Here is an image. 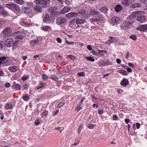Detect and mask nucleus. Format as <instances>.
Returning <instances> with one entry per match:
<instances>
[{
    "label": "nucleus",
    "mask_w": 147,
    "mask_h": 147,
    "mask_svg": "<svg viewBox=\"0 0 147 147\" xmlns=\"http://www.w3.org/2000/svg\"><path fill=\"white\" fill-rule=\"evenodd\" d=\"M35 1L37 4L40 5L43 8L47 7L50 4L49 0H36Z\"/></svg>",
    "instance_id": "obj_1"
},
{
    "label": "nucleus",
    "mask_w": 147,
    "mask_h": 147,
    "mask_svg": "<svg viewBox=\"0 0 147 147\" xmlns=\"http://www.w3.org/2000/svg\"><path fill=\"white\" fill-rule=\"evenodd\" d=\"M144 13L143 11V13H140L137 18V20L140 23H143L145 22L146 21V17L144 16L143 15Z\"/></svg>",
    "instance_id": "obj_2"
},
{
    "label": "nucleus",
    "mask_w": 147,
    "mask_h": 147,
    "mask_svg": "<svg viewBox=\"0 0 147 147\" xmlns=\"http://www.w3.org/2000/svg\"><path fill=\"white\" fill-rule=\"evenodd\" d=\"M12 30L9 27H7L4 29L3 31V33L5 36L9 37L11 35Z\"/></svg>",
    "instance_id": "obj_3"
},
{
    "label": "nucleus",
    "mask_w": 147,
    "mask_h": 147,
    "mask_svg": "<svg viewBox=\"0 0 147 147\" xmlns=\"http://www.w3.org/2000/svg\"><path fill=\"white\" fill-rule=\"evenodd\" d=\"M57 9L56 7H50L48 10L49 12L54 15H57L59 14V12L56 11Z\"/></svg>",
    "instance_id": "obj_4"
},
{
    "label": "nucleus",
    "mask_w": 147,
    "mask_h": 147,
    "mask_svg": "<svg viewBox=\"0 0 147 147\" xmlns=\"http://www.w3.org/2000/svg\"><path fill=\"white\" fill-rule=\"evenodd\" d=\"M13 41L11 38H8L5 40L4 42L5 45L8 47H11L13 45Z\"/></svg>",
    "instance_id": "obj_5"
},
{
    "label": "nucleus",
    "mask_w": 147,
    "mask_h": 147,
    "mask_svg": "<svg viewBox=\"0 0 147 147\" xmlns=\"http://www.w3.org/2000/svg\"><path fill=\"white\" fill-rule=\"evenodd\" d=\"M134 0H123L121 3L125 6H128L133 3Z\"/></svg>",
    "instance_id": "obj_6"
},
{
    "label": "nucleus",
    "mask_w": 147,
    "mask_h": 147,
    "mask_svg": "<svg viewBox=\"0 0 147 147\" xmlns=\"http://www.w3.org/2000/svg\"><path fill=\"white\" fill-rule=\"evenodd\" d=\"M137 29L140 31H145L147 30V24L142 25L139 26Z\"/></svg>",
    "instance_id": "obj_7"
},
{
    "label": "nucleus",
    "mask_w": 147,
    "mask_h": 147,
    "mask_svg": "<svg viewBox=\"0 0 147 147\" xmlns=\"http://www.w3.org/2000/svg\"><path fill=\"white\" fill-rule=\"evenodd\" d=\"M143 13V11H135L131 13L130 16L133 18H135L136 17H138V15L140 14V13Z\"/></svg>",
    "instance_id": "obj_8"
},
{
    "label": "nucleus",
    "mask_w": 147,
    "mask_h": 147,
    "mask_svg": "<svg viewBox=\"0 0 147 147\" xmlns=\"http://www.w3.org/2000/svg\"><path fill=\"white\" fill-rule=\"evenodd\" d=\"M119 20V18L117 17H114L112 18L111 19V22L114 24H117Z\"/></svg>",
    "instance_id": "obj_9"
},
{
    "label": "nucleus",
    "mask_w": 147,
    "mask_h": 147,
    "mask_svg": "<svg viewBox=\"0 0 147 147\" xmlns=\"http://www.w3.org/2000/svg\"><path fill=\"white\" fill-rule=\"evenodd\" d=\"M100 64L104 66L112 64L111 62H109L108 60L107 61L102 60L100 61Z\"/></svg>",
    "instance_id": "obj_10"
},
{
    "label": "nucleus",
    "mask_w": 147,
    "mask_h": 147,
    "mask_svg": "<svg viewBox=\"0 0 147 147\" xmlns=\"http://www.w3.org/2000/svg\"><path fill=\"white\" fill-rule=\"evenodd\" d=\"M71 8L68 7H65L60 11V13L64 14L70 10Z\"/></svg>",
    "instance_id": "obj_11"
},
{
    "label": "nucleus",
    "mask_w": 147,
    "mask_h": 147,
    "mask_svg": "<svg viewBox=\"0 0 147 147\" xmlns=\"http://www.w3.org/2000/svg\"><path fill=\"white\" fill-rule=\"evenodd\" d=\"M42 7H40L39 5H36L35 6L34 8V10L36 12L41 13L42 12Z\"/></svg>",
    "instance_id": "obj_12"
},
{
    "label": "nucleus",
    "mask_w": 147,
    "mask_h": 147,
    "mask_svg": "<svg viewBox=\"0 0 147 147\" xmlns=\"http://www.w3.org/2000/svg\"><path fill=\"white\" fill-rule=\"evenodd\" d=\"M128 83L129 82L127 79H124L121 81L120 84L121 86L125 87L128 84Z\"/></svg>",
    "instance_id": "obj_13"
},
{
    "label": "nucleus",
    "mask_w": 147,
    "mask_h": 147,
    "mask_svg": "<svg viewBox=\"0 0 147 147\" xmlns=\"http://www.w3.org/2000/svg\"><path fill=\"white\" fill-rule=\"evenodd\" d=\"M66 20L65 18H60L58 19L57 20V22H58L60 24H63L65 22Z\"/></svg>",
    "instance_id": "obj_14"
},
{
    "label": "nucleus",
    "mask_w": 147,
    "mask_h": 147,
    "mask_svg": "<svg viewBox=\"0 0 147 147\" xmlns=\"http://www.w3.org/2000/svg\"><path fill=\"white\" fill-rule=\"evenodd\" d=\"M18 69L17 67L16 66H12L8 68V70L10 71L13 73L16 72Z\"/></svg>",
    "instance_id": "obj_15"
},
{
    "label": "nucleus",
    "mask_w": 147,
    "mask_h": 147,
    "mask_svg": "<svg viewBox=\"0 0 147 147\" xmlns=\"http://www.w3.org/2000/svg\"><path fill=\"white\" fill-rule=\"evenodd\" d=\"M77 15V13L74 12H70L66 15L67 18H71L74 17Z\"/></svg>",
    "instance_id": "obj_16"
},
{
    "label": "nucleus",
    "mask_w": 147,
    "mask_h": 147,
    "mask_svg": "<svg viewBox=\"0 0 147 147\" xmlns=\"http://www.w3.org/2000/svg\"><path fill=\"white\" fill-rule=\"evenodd\" d=\"M115 11L117 12H119L122 10V7L120 5H117L115 8Z\"/></svg>",
    "instance_id": "obj_17"
},
{
    "label": "nucleus",
    "mask_w": 147,
    "mask_h": 147,
    "mask_svg": "<svg viewBox=\"0 0 147 147\" xmlns=\"http://www.w3.org/2000/svg\"><path fill=\"white\" fill-rule=\"evenodd\" d=\"M6 6L9 9L13 10L14 7L15 6V4L14 3L7 4H6Z\"/></svg>",
    "instance_id": "obj_18"
},
{
    "label": "nucleus",
    "mask_w": 147,
    "mask_h": 147,
    "mask_svg": "<svg viewBox=\"0 0 147 147\" xmlns=\"http://www.w3.org/2000/svg\"><path fill=\"white\" fill-rule=\"evenodd\" d=\"M12 88L16 90H19L21 89V86L18 84H16L12 86Z\"/></svg>",
    "instance_id": "obj_19"
},
{
    "label": "nucleus",
    "mask_w": 147,
    "mask_h": 147,
    "mask_svg": "<svg viewBox=\"0 0 147 147\" xmlns=\"http://www.w3.org/2000/svg\"><path fill=\"white\" fill-rule=\"evenodd\" d=\"M39 42L38 39H36L35 40H33L31 41L30 44L32 46H34L37 45Z\"/></svg>",
    "instance_id": "obj_20"
},
{
    "label": "nucleus",
    "mask_w": 147,
    "mask_h": 147,
    "mask_svg": "<svg viewBox=\"0 0 147 147\" xmlns=\"http://www.w3.org/2000/svg\"><path fill=\"white\" fill-rule=\"evenodd\" d=\"M49 14L48 13L45 14L43 18V21L44 22H47L49 21Z\"/></svg>",
    "instance_id": "obj_21"
},
{
    "label": "nucleus",
    "mask_w": 147,
    "mask_h": 147,
    "mask_svg": "<svg viewBox=\"0 0 147 147\" xmlns=\"http://www.w3.org/2000/svg\"><path fill=\"white\" fill-rule=\"evenodd\" d=\"M141 6V4L140 3H136L131 5L130 6L131 8H136L137 7H139Z\"/></svg>",
    "instance_id": "obj_22"
},
{
    "label": "nucleus",
    "mask_w": 147,
    "mask_h": 147,
    "mask_svg": "<svg viewBox=\"0 0 147 147\" xmlns=\"http://www.w3.org/2000/svg\"><path fill=\"white\" fill-rule=\"evenodd\" d=\"M5 108L7 109H11L13 108V106L11 104L7 103L6 104Z\"/></svg>",
    "instance_id": "obj_23"
},
{
    "label": "nucleus",
    "mask_w": 147,
    "mask_h": 147,
    "mask_svg": "<svg viewBox=\"0 0 147 147\" xmlns=\"http://www.w3.org/2000/svg\"><path fill=\"white\" fill-rule=\"evenodd\" d=\"M22 11L24 12V13L27 14L30 12V10L29 8L27 7H24L22 8Z\"/></svg>",
    "instance_id": "obj_24"
},
{
    "label": "nucleus",
    "mask_w": 147,
    "mask_h": 147,
    "mask_svg": "<svg viewBox=\"0 0 147 147\" xmlns=\"http://www.w3.org/2000/svg\"><path fill=\"white\" fill-rule=\"evenodd\" d=\"M90 13L93 15H95L99 14V12L97 10L94 9H92L91 10Z\"/></svg>",
    "instance_id": "obj_25"
},
{
    "label": "nucleus",
    "mask_w": 147,
    "mask_h": 147,
    "mask_svg": "<svg viewBox=\"0 0 147 147\" xmlns=\"http://www.w3.org/2000/svg\"><path fill=\"white\" fill-rule=\"evenodd\" d=\"M85 22V20L82 19H78L76 21V22L77 24H81Z\"/></svg>",
    "instance_id": "obj_26"
},
{
    "label": "nucleus",
    "mask_w": 147,
    "mask_h": 147,
    "mask_svg": "<svg viewBox=\"0 0 147 147\" xmlns=\"http://www.w3.org/2000/svg\"><path fill=\"white\" fill-rule=\"evenodd\" d=\"M6 58L5 57H0V66L1 65V64L3 65L6 62L5 61Z\"/></svg>",
    "instance_id": "obj_27"
},
{
    "label": "nucleus",
    "mask_w": 147,
    "mask_h": 147,
    "mask_svg": "<svg viewBox=\"0 0 147 147\" xmlns=\"http://www.w3.org/2000/svg\"><path fill=\"white\" fill-rule=\"evenodd\" d=\"M108 10V9L105 7H102L100 9V10L101 12L105 13H107Z\"/></svg>",
    "instance_id": "obj_28"
},
{
    "label": "nucleus",
    "mask_w": 147,
    "mask_h": 147,
    "mask_svg": "<svg viewBox=\"0 0 147 147\" xmlns=\"http://www.w3.org/2000/svg\"><path fill=\"white\" fill-rule=\"evenodd\" d=\"M86 13V11L84 9H81L78 11L77 13L79 14H84Z\"/></svg>",
    "instance_id": "obj_29"
},
{
    "label": "nucleus",
    "mask_w": 147,
    "mask_h": 147,
    "mask_svg": "<svg viewBox=\"0 0 147 147\" xmlns=\"http://www.w3.org/2000/svg\"><path fill=\"white\" fill-rule=\"evenodd\" d=\"M76 32L78 33H80L82 32V28L81 26H78L76 28Z\"/></svg>",
    "instance_id": "obj_30"
},
{
    "label": "nucleus",
    "mask_w": 147,
    "mask_h": 147,
    "mask_svg": "<svg viewBox=\"0 0 147 147\" xmlns=\"http://www.w3.org/2000/svg\"><path fill=\"white\" fill-rule=\"evenodd\" d=\"M50 28V27L48 26H45L41 27L43 30L46 31L49 30Z\"/></svg>",
    "instance_id": "obj_31"
},
{
    "label": "nucleus",
    "mask_w": 147,
    "mask_h": 147,
    "mask_svg": "<svg viewBox=\"0 0 147 147\" xmlns=\"http://www.w3.org/2000/svg\"><path fill=\"white\" fill-rule=\"evenodd\" d=\"M119 72L120 74L126 76L127 74V71H126L124 70H120L119 71Z\"/></svg>",
    "instance_id": "obj_32"
},
{
    "label": "nucleus",
    "mask_w": 147,
    "mask_h": 147,
    "mask_svg": "<svg viewBox=\"0 0 147 147\" xmlns=\"http://www.w3.org/2000/svg\"><path fill=\"white\" fill-rule=\"evenodd\" d=\"M13 10H15L17 12H20V7L16 4H15V6L14 7Z\"/></svg>",
    "instance_id": "obj_33"
},
{
    "label": "nucleus",
    "mask_w": 147,
    "mask_h": 147,
    "mask_svg": "<svg viewBox=\"0 0 147 147\" xmlns=\"http://www.w3.org/2000/svg\"><path fill=\"white\" fill-rule=\"evenodd\" d=\"M16 39L22 40L24 38V37L22 35H17L15 37Z\"/></svg>",
    "instance_id": "obj_34"
},
{
    "label": "nucleus",
    "mask_w": 147,
    "mask_h": 147,
    "mask_svg": "<svg viewBox=\"0 0 147 147\" xmlns=\"http://www.w3.org/2000/svg\"><path fill=\"white\" fill-rule=\"evenodd\" d=\"M19 42H22V41H19V40H16V41L14 43V45L13 47V48H16V47L17 46L18 44V43Z\"/></svg>",
    "instance_id": "obj_35"
},
{
    "label": "nucleus",
    "mask_w": 147,
    "mask_h": 147,
    "mask_svg": "<svg viewBox=\"0 0 147 147\" xmlns=\"http://www.w3.org/2000/svg\"><path fill=\"white\" fill-rule=\"evenodd\" d=\"M17 3L22 5L24 3L23 0H13Z\"/></svg>",
    "instance_id": "obj_36"
},
{
    "label": "nucleus",
    "mask_w": 147,
    "mask_h": 147,
    "mask_svg": "<svg viewBox=\"0 0 147 147\" xmlns=\"http://www.w3.org/2000/svg\"><path fill=\"white\" fill-rule=\"evenodd\" d=\"M130 38L131 39L134 40H135L137 39V37L135 34H132L130 36Z\"/></svg>",
    "instance_id": "obj_37"
},
{
    "label": "nucleus",
    "mask_w": 147,
    "mask_h": 147,
    "mask_svg": "<svg viewBox=\"0 0 147 147\" xmlns=\"http://www.w3.org/2000/svg\"><path fill=\"white\" fill-rule=\"evenodd\" d=\"M41 119L40 118H39L36 120L35 122V124L36 125H38L39 123L41 121Z\"/></svg>",
    "instance_id": "obj_38"
},
{
    "label": "nucleus",
    "mask_w": 147,
    "mask_h": 147,
    "mask_svg": "<svg viewBox=\"0 0 147 147\" xmlns=\"http://www.w3.org/2000/svg\"><path fill=\"white\" fill-rule=\"evenodd\" d=\"M86 58L87 60H89L92 62H94L95 61L94 59L92 58L91 57H86Z\"/></svg>",
    "instance_id": "obj_39"
},
{
    "label": "nucleus",
    "mask_w": 147,
    "mask_h": 147,
    "mask_svg": "<svg viewBox=\"0 0 147 147\" xmlns=\"http://www.w3.org/2000/svg\"><path fill=\"white\" fill-rule=\"evenodd\" d=\"M48 114V112L47 111H43L42 115H41V117L42 118H43L44 117L46 116Z\"/></svg>",
    "instance_id": "obj_40"
},
{
    "label": "nucleus",
    "mask_w": 147,
    "mask_h": 147,
    "mask_svg": "<svg viewBox=\"0 0 147 147\" xmlns=\"http://www.w3.org/2000/svg\"><path fill=\"white\" fill-rule=\"evenodd\" d=\"M6 22L4 20H0V27H1L6 24Z\"/></svg>",
    "instance_id": "obj_41"
},
{
    "label": "nucleus",
    "mask_w": 147,
    "mask_h": 147,
    "mask_svg": "<svg viewBox=\"0 0 147 147\" xmlns=\"http://www.w3.org/2000/svg\"><path fill=\"white\" fill-rule=\"evenodd\" d=\"M96 126V125L90 124L88 125V127L89 129H93L94 128V127Z\"/></svg>",
    "instance_id": "obj_42"
},
{
    "label": "nucleus",
    "mask_w": 147,
    "mask_h": 147,
    "mask_svg": "<svg viewBox=\"0 0 147 147\" xmlns=\"http://www.w3.org/2000/svg\"><path fill=\"white\" fill-rule=\"evenodd\" d=\"M64 105V103L63 102H61L57 105V107L58 108H59L62 107Z\"/></svg>",
    "instance_id": "obj_43"
},
{
    "label": "nucleus",
    "mask_w": 147,
    "mask_h": 147,
    "mask_svg": "<svg viewBox=\"0 0 147 147\" xmlns=\"http://www.w3.org/2000/svg\"><path fill=\"white\" fill-rule=\"evenodd\" d=\"M51 79L55 81H57L58 80L59 78L58 77H56L55 76L52 75L51 76Z\"/></svg>",
    "instance_id": "obj_44"
},
{
    "label": "nucleus",
    "mask_w": 147,
    "mask_h": 147,
    "mask_svg": "<svg viewBox=\"0 0 147 147\" xmlns=\"http://www.w3.org/2000/svg\"><path fill=\"white\" fill-rule=\"evenodd\" d=\"M1 14L2 15L4 16H6L7 15V12L3 10V9H2V11H1Z\"/></svg>",
    "instance_id": "obj_45"
},
{
    "label": "nucleus",
    "mask_w": 147,
    "mask_h": 147,
    "mask_svg": "<svg viewBox=\"0 0 147 147\" xmlns=\"http://www.w3.org/2000/svg\"><path fill=\"white\" fill-rule=\"evenodd\" d=\"M23 99L25 101L28 100L29 99V96L27 95L24 96L23 97Z\"/></svg>",
    "instance_id": "obj_46"
},
{
    "label": "nucleus",
    "mask_w": 147,
    "mask_h": 147,
    "mask_svg": "<svg viewBox=\"0 0 147 147\" xmlns=\"http://www.w3.org/2000/svg\"><path fill=\"white\" fill-rule=\"evenodd\" d=\"M55 130L60 131V132L61 133L62 131L63 130V128L61 127H56L55 129Z\"/></svg>",
    "instance_id": "obj_47"
},
{
    "label": "nucleus",
    "mask_w": 147,
    "mask_h": 147,
    "mask_svg": "<svg viewBox=\"0 0 147 147\" xmlns=\"http://www.w3.org/2000/svg\"><path fill=\"white\" fill-rule=\"evenodd\" d=\"M83 128V126L82 125H81L80 126H79V128H78V134H80L81 130Z\"/></svg>",
    "instance_id": "obj_48"
},
{
    "label": "nucleus",
    "mask_w": 147,
    "mask_h": 147,
    "mask_svg": "<svg viewBox=\"0 0 147 147\" xmlns=\"http://www.w3.org/2000/svg\"><path fill=\"white\" fill-rule=\"evenodd\" d=\"M98 113L99 115H101L104 113V111L101 109H99L98 110Z\"/></svg>",
    "instance_id": "obj_49"
},
{
    "label": "nucleus",
    "mask_w": 147,
    "mask_h": 147,
    "mask_svg": "<svg viewBox=\"0 0 147 147\" xmlns=\"http://www.w3.org/2000/svg\"><path fill=\"white\" fill-rule=\"evenodd\" d=\"M40 86H39L37 87V89H39L40 88H42L45 85V84L44 83H41L40 84Z\"/></svg>",
    "instance_id": "obj_50"
},
{
    "label": "nucleus",
    "mask_w": 147,
    "mask_h": 147,
    "mask_svg": "<svg viewBox=\"0 0 147 147\" xmlns=\"http://www.w3.org/2000/svg\"><path fill=\"white\" fill-rule=\"evenodd\" d=\"M121 29L122 30H125L127 29V27L126 25L122 26L120 27Z\"/></svg>",
    "instance_id": "obj_51"
},
{
    "label": "nucleus",
    "mask_w": 147,
    "mask_h": 147,
    "mask_svg": "<svg viewBox=\"0 0 147 147\" xmlns=\"http://www.w3.org/2000/svg\"><path fill=\"white\" fill-rule=\"evenodd\" d=\"M28 78V77L23 76L21 79L23 81H25Z\"/></svg>",
    "instance_id": "obj_52"
},
{
    "label": "nucleus",
    "mask_w": 147,
    "mask_h": 147,
    "mask_svg": "<svg viewBox=\"0 0 147 147\" xmlns=\"http://www.w3.org/2000/svg\"><path fill=\"white\" fill-rule=\"evenodd\" d=\"M42 79L44 80H46L47 79H48L47 76L45 74H43L42 76Z\"/></svg>",
    "instance_id": "obj_53"
},
{
    "label": "nucleus",
    "mask_w": 147,
    "mask_h": 147,
    "mask_svg": "<svg viewBox=\"0 0 147 147\" xmlns=\"http://www.w3.org/2000/svg\"><path fill=\"white\" fill-rule=\"evenodd\" d=\"M66 42L67 44L68 45L70 44L74 45V42H69L67 40H66Z\"/></svg>",
    "instance_id": "obj_54"
},
{
    "label": "nucleus",
    "mask_w": 147,
    "mask_h": 147,
    "mask_svg": "<svg viewBox=\"0 0 147 147\" xmlns=\"http://www.w3.org/2000/svg\"><path fill=\"white\" fill-rule=\"evenodd\" d=\"M84 72H81L80 73H78V75L79 76H81L82 77H83L84 76Z\"/></svg>",
    "instance_id": "obj_55"
},
{
    "label": "nucleus",
    "mask_w": 147,
    "mask_h": 147,
    "mask_svg": "<svg viewBox=\"0 0 147 147\" xmlns=\"http://www.w3.org/2000/svg\"><path fill=\"white\" fill-rule=\"evenodd\" d=\"M91 21L92 22H98L99 21V20L98 19H90Z\"/></svg>",
    "instance_id": "obj_56"
},
{
    "label": "nucleus",
    "mask_w": 147,
    "mask_h": 147,
    "mask_svg": "<svg viewBox=\"0 0 147 147\" xmlns=\"http://www.w3.org/2000/svg\"><path fill=\"white\" fill-rule=\"evenodd\" d=\"M24 90H26L28 88V86L26 84H24L23 86Z\"/></svg>",
    "instance_id": "obj_57"
},
{
    "label": "nucleus",
    "mask_w": 147,
    "mask_h": 147,
    "mask_svg": "<svg viewBox=\"0 0 147 147\" xmlns=\"http://www.w3.org/2000/svg\"><path fill=\"white\" fill-rule=\"evenodd\" d=\"M4 42L2 41H0V48H3V46Z\"/></svg>",
    "instance_id": "obj_58"
},
{
    "label": "nucleus",
    "mask_w": 147,
    "mask_h": 147,
    "mask_svg": "<svg viewBox=\"0 0 147 147\" xmlns=\"http://www.w3.org/2000/svg\"><path fill=\"white\" fill-rule=\"evenodd\" d=\"M82 109V107L80 106H77L76 107V110L77 111H78Z\"/></svg>",
    "instance_id": "obj_59"
},
{
    "label": "nucleus",
    "mask_w": 147,
    "mask_h": 147,
    "mask_svg": "<svg viewBox=\"0 0 147 147\" xmlns=\"http://www.w3.org/2000/svg\"><path fill=\"white\" fill-rule=\"evenodd\" d=\"M118 118V117L117 115H114L113 116V120H116Z\"/></svg>",
    "instance_id": "obj_60"
},
{
    "label": "nucleus",
    "mask_w": 147,
    "mask_h": 147,
    "mask_svg": "<svg viewBox=\"0 0 147 147\" xmlns=\"http://www.w3.org/2000/svg\"><path fill=\"white\" fill-rule=\"evenodd\" d=\"M114 42V40H109L107 41V43L108 44H110V43H112Z\"/></svg>",
    "instance_id": "obj_61"
},
{
    "label": "nucleus",
    "mask_w": 147,
    "mask_h": 147,
    "mask_svg": "<svg viewBox=\"0 0 147 147\" xmlns=\"http://www.w3.org/2000/svg\"><path fill=\"white\" fill-rule=\"evenodd\" d=\"M57 40L59 43H61V40L59 38H57Z\"/></svg>",
    "instance_id": "obj_62"
},
{
    "label": "nucleus",
    "mask_w": 147,
    "mask_h": 147,
    "mask_svg": "<svg viewBox=\"0 0 147 147\" xmlns=\"http://www.w3.org/2000/svg\"><path fill=\"white\" fill-rule=\"evenodd\" d=\"M87 48L90 51L92 50V47L91 45H88L87 46Z\"/></svg>",
    "instance_id": "obj_63"
},
{
    "label": "nucleus",
    "mask_w": 147,
    "mask_h": 147,
    "mask_svg": "<svg viewBox=\"0 0 147 147\" xmlns=\"http://www.w3.org/2000/svg\"><path fill=\"white\" fill-rule=\"evenodd\" d=\"M68 57L71 59H74V56L71 55H68Z\"/></svg>",
    "instance_id": "obj_64"
}]
</instances>
